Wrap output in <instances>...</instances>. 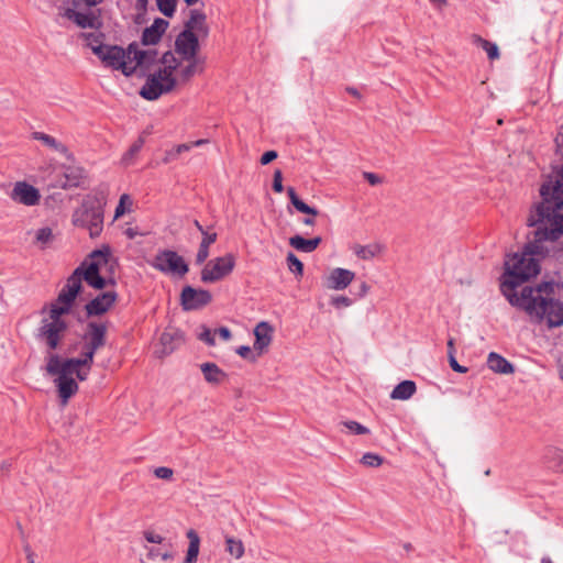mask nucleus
I'll use <instances>...</instances> for the list:
<instances>
[{
	"label": "nucleus",
	"instance_id": "obj_1",
	"mask_svg": "<svg viewBox=\"0 0 563 563\" xmlns=\"http://www.w3.org/2000/svg\"><path fill=\"white\" fill-rule=\"evenodd\" d=\"M542 200L529 213L527 224L534 227L533 240L526 244L522 253H515L505 261V273L500 278V291L516 308L523 310L536 323L547 322L549 328L563 324V302L550 295L551 283L536 287L526 286L520 294L516 288L540 271L533 255L542 254V243L556 241L563 234V165L554 167L540 188Z\"/></svg>",
	"mask_w": 563,
	"mask_h": 563
},
{
	"label": "nucleus",
	"instance_id": "obj_2",
	"mask_svg": "<svg viewBox=\"0 0 563 563\" xmlns=\"http://www.w3.org/2000/svg\"><path fill=\"white\" fill-rule=\"evenodd\" d=\"M117 262L112 257L111 247L102 245L100 249L92 251L88 258L85 260L76 269L84 280L95 289H104L108 286H114L113 277Z\"/></svg>",
	"mask_w": 563,
	"mask_h": 563
},
{
	"label": "nucleus",
	"instance_id": "obj_3",
	"mask_svg": "<svg viewBox=\"0 0 563 563\" xmlns=\"http://www.w3.org/2000/svg\"><path fill=\"white\" fill-rule=\"evenodd\" d=\"M57 9L55 21L68 20L80 29H99L100 16L91 9L104 0H48Z\"/></svg>",
	"mask_w": 563,
	"mask_h": 563
},
{
	"label": "nucleus",
	"instance_id": "obj_4",
	"mask_svg": "<svg viewBox=\"0 0 563 563\" xmlns=\"http://www.w3.org/2000/svg\"><path fill=\"white\" fill-rule=\"evenodd\" d=\"M103 198L87 196L81 206L75 210L73 223L87 229L90 238L99 236L103 229Z\"/></svg>",
	"mask_w": 563,
	"mask_h": 563
},
{
	"label": "nucleus",
	"instance_id": "obj_5",
	"mask_svg": "<svg viewBox=\"0 0 563 563\" xmlns=\"http://www.w3.org/2000/svg\"><path fill=\"white\" fill-rule=\"evenodd\" d=\"M65 313L57 309L48 308L47 316L41 321L37 329V339L44 342L49 351L58 347L60 341L65 336L68 323L63 319Z\"/></svg>",
	"mask_w": 563,
	"mask_h": 563
},
{
	"label": "nucleus",
	"instance_id": "obj_6",
	"mask_svg": "<svg viewBox=\"0 0 563 563\" xmlns=\"http://www.w3.org/2000/svg\"><path fill=\"white\" fill-rule=\"evenodd\" d=\"M46 372L48 375L57 376L55 385L58 389V395L63 404H67L68 399L78 390V384L73 378L76 372L71 368H66L57 354L49 353L47 356Z\"/></svg>",
	"mask_w": 563,
	"mask_h": 563
},
{
	"label": "nucleus",
	"instance_id": "obj_7",
	"mask_svg": "<svg viewBox=\"0 0 563 563\" xmlns=\"http://www.w3.org/2000/svg\"><path fill=\"white\" fill-rule=\"evenodd\" d=\"M176 86V78L173 73L159 68L150 75L141 88L140 95L146 100H156L162 95L172 91Z\"/></svg>",
	"mask_w": 563,
	"mask_h": 563
},
{
	"label": "nucleus",
	"instance_id": "obj_8",
	"mask_svg": "<svg viewBox=\"0 0 563 563\" xmlns=\"http://www.w3.org/2000/svg\"><path fill=\"white\" fill-rule=\"evenodd\" d=\"M98 58H100L106 67L121 70L125 76L134 74V67L131 63L130 45L126 49L118 45H107Z\"/></svg>",
	"mask_w": 563,
	"mask_h": 563
},
{
	"label": "nucleus",
	"instance_id": "obj_9",
	"mask_svg": "<svg viewBox=\"0 0 563 563\" xmlns=\"http://www.w3.org/2000/svg\"><path fill=\"white\" fill-rule=\"evenodd\" d=\"M84 278L79 274V269H75L67 278L66 285L58 294L56 300L49 305L51 308L57 309L63 313H69L71 306L81 290V282Z\"/></svg>",
	"mask_w": 563,
	"mask_h": 563
},
{
	"label": "nucleus",
	"instance_id": "obj_10",
	"mask_svg": "<svg viewBox=\"0 0 563 563\" xmlns=\"http://www.w3.org/2000/svg\"><path fill=\"white\" fill-rule=\"evenodd\" d=\"M235 266V256L228 253L209 261L201 271L203 283H216L230 275Z\"/></svg>",
	"mask_w": 563,
	"mask_h": 563
},
{
	"label": "nucleus",
	"instance_id": "obj_11",
	"mask_svg": "<svg viewBox=\"0 0 563 563\" xmlns=\"http://www.w3.org/2000/svg\"><path fill=\"white\" fill-rule=\"evenodd\" d=\"M152 267L164 273L184 276L188 273L189 267L185 260L172 250L159 251L153 262Z\"/></svg>",
	"mask_w": 563,
	"mask_h": 563
},
{
	"label": "nucleus",
	"instance_id": "obj_12",
	"mask_svg": "<svg viewBox=\"0 0 563 563\" xmlns=\"http://www.w3.org/2000/svg\"><path fill=\"white\" fill-rule=\"evenodd\" d=\"M212 296L209 290L185 286L180 294V303L185 311L198 310L210 303Z\"/></svg>",
	"mask_w": 563,
	"mask_h": 563
},
{
	"label": "nucleus",
	"instance_id": "obj_13",
	"mask_svg": "<svg viewBox=\"0 0 563 563\" xmlns=\"http://www.w3.org/2000/svg\"><path fill=\"white\" fill-rule=\"evenodd\" d=\"M199 41L196 33L189 30H183L175 40V52L181 56L183 59H190L198 57Z\"/></svg>",
	"mask_w": 563,
	"mask_h": 563
},
{
	"label": "nucleus",
	"instance_id": "obj_14",
	"mask_svg": "<svg viewBox=\"0 0 563 563\" xmlns=\"http://www.w3.org/2000/svg\"><path fill=\"white\" fill-rule=\"evenodd\" d=\"M183 343V332L175 328H168L161 334L158 346L155 350V355L163 358L176 351Z\"/></svg>",
	"mask_w": 563,
	"mask_h": 563
},
{
	"label": "nucleus",
	"instance_id": "obj_15",
	"mask_svg": "<svg viewBox=\"0 0 563 563\" xmlns=\"http://www.w3.org/2000/svg\"><path fill=\"white\" fill-rule=\"evenodd\" d=\"M10 198L18 203L24 206H35L40 202V191L32 185L25 181H18L14 184Z\"/></svg>",
	"mask_w": 563,
	"mask_h": 563
},
{
	"label": "nucleus",
	"instance_id": "obj_16",
	"mask_svg": "<svg viewBox=\"0 0 563 563\" xmlns=\"http://www.w3.org/2000/svg\"><path fill=\"white\" fill-rule=\"evenodd\" d=\"M118 299V294L114 290H108L99 294L92 300H90L85 309L89 317L101 316L108 312Z\"/></svg>",
	"mask_w": 563,
	"mask_h": 563
},
{
	"label": "nucleus",
	"instance_id": "obj_17",
	"mask_svg": "<svg viewBox=\"0 0 563 563\" xmlns=\"http://www.w3.org/2000/svg\"><path fill=\"white\" fill-rule=\"evenodd\" d=\"M131 63L134 67V71L137 67H147L153 64L156 59L157 52L153 48L140 49L139 44L133 42L130 44Z\"/></svg>",
	"mask_w": 563,
	"mask_h": 563
},
{
	"label": "nucleus",
	"instance_id": "obj_18",
	"mask_svg": "<svg viewBox=\"0 0 563 563\" xmlns=\"http://www.w3.org/2000/svg\"><path fill=\"white\" fill-rule=\"evenodd\" d=\"M168 27V22L164 19L157 18L154 20L153 24L148 27H145L142 33L141 42L143 45H155L157 44L166 29Z\"/></svg>",
	"mask_w": 563,
	"mask_h": 563
},
{
	"label": "nucleus",
	"instance_id": "obj_19",
	"mask_svg": "<svg viewBox=\"0 0 563 563\" xmlns=\"http://www.w3.org/2000/svg\"><path fill=\"white\" fill-rule=\"evenodd\" d=\"M354 276V273L349 269L334 268L328 277L327 287L334 290L345 289L353 282Z\"/></svg>",
	"mask_w": 563,
	"mask_h": 563
},
{
	"label": "nucleus",
	"instance_id": "obj_20",
	"mask_svg": "<svg viewBox=\"0 0 563 563\" xmlns=\"http://www.w3.org/2000/svg\"><path fill=\"white\" fill-rule=\"evenodd\" d=\"M107 325L104 323L89 322L84 339L92 346L101 349L106 345Z\"/></svg>",
	"mask_w": 563,
	"mask_h": 563
},
{
	"label": "nucleus",
	"instance_id": "obj_21",
	"mask_svg": "<svg viewBox=\"0 0 563 563\" xmlns=\"http://www.w3.org/2000/svg\"><path fill=\"white\" fill-rule=\"evenodd\" d=\"M273 328L265 321L260 322L254 329V350L262 354L272 342Z\"/></svg>",
	"mask_w": 563,
	"mask_h": 563
},
{
	"label": "nucleus",
	"instance_id": "obj_22",
	"mask_svg": "<svg viewBox=\"0 0 563 563\" xmlns=\"http://www.w3.org/2000/svg\"><path fill=\"white\" fill-rule=\"evenodd\" d=\"M65 364L66 368H71L76 372V377L79 380H86L92 362H86V351H82L81 356L77 358H68L65 361H62Z\"/></svg>",
	"mask_w": 563,
	"mask_h": 563
},
{
	"label": "nucleus",
	"instance_id": "obj_23",
	"mask_svg": "<svg viewBox=\"0 0 563 563\" xmlns=\"http://www.w3.org/2000/svg\"><path fill=\"white\" fill-rule=\"evenodd\" d=\"M206 14L199 10H190V18L188 21L185 22V29L189 30L190 32H198L203 34L205 36L208 35L209 29L206 23Z\"/></svg>",
	"mask_w": 563,
	"mask_h": 563
},
{
	"label": "nucleus",
	"instance_id": "obj_24",
	"mask_svg": "<svg viewBox=\"0 0 563 563\" xmlns=\"http://www.w3.org/2000/svg\"><path fill=\"white\" fill-rule=\"evenodd\" d=\"M65 181L60 184L64 189L79 187L85 178V170L78 166H67L64 170Z\"/></svg>",
	"mask_w": 563,
	"mask_h": 563
},
{
	"label": "nucleus",
	"instance_id": "obj_25",
	"mask_svg": "<svg viewBox=\"0 0 563 563\" xmlns=\"http://www.w3.org/2000/svg\"><path fill=\"white\" fill-rule=\"evenodd\" d=\"M321 241L320 236L308 240L297 234L289 239V245L299 252L311 253L320 245Z\"/></svg>",
	"mask_w": 563,
	"mask_h": 563
},
{
	"label": "nucleus",
	"instance_id": "obj_26",
	"mask_svg": "<svg viewBox=\"0 0 563 563\" xmlns=\"http://www.w3.org/2000/svg\"><path fill=\"white\" fill-rule=\"evenodd\" d=\"M487 366L495 373L511 374L514 372L512 364L495 352L488 354Z\"/></svg>",
	"mask_w": 563,
	"mask_h": 563
},
{
	"label": "nucleus",
	"instance_id": "obj_27",
	"mask_svg": "<svg viewBox=\"0 0 563 563\" xmlns=\"http://www.w3.org/2000/svg\"><path fill=\"white\" fill-rule=\"evenodd\" d=\"M543 462L549 468L563 472V451L554 446L547 448L543 454Z\"/></svg>",
	"mask_w": 563,
	"mask_h": 563
},
{
	"label": "nucleus",
	"instance_id": "obj_28",
	"mask_svg": "<svg viewBox=\"0 0 563 563\" xmlns=\"http://www.w3.org/2000/svg\"><path fill=\"white\" fill-rule=\"evenodd\" d=\"M185 60L188 62V65L179 71L180 80L184 82L190 80V78L196 74L202 73L205 63L203 58L200 57H195Z\"/></svg>",
	"mask_w": 563,
	"mask_h": 563
},
{
	"label": "nucleus",
	"instance_id": "obj_29",
	"mask_svg": "<svg viewBox=\"0 0 563 563\" xmlns=\"http://www.w3.org/2000/svg\"><path fill=\"white\" fill-rule=\"evenodd\" d=\"M186 536L189 540V545L184 563H196L199 554L200 538L194 529L188 530Z\"/></svg>",
	"mask_w": 563,
	"mask_h": 563
},
{
	"label": "nucleus",
	"instance_id": "obj_30",
	"mask_svg": "<svg viewBox=\"0 0 563 563\" xmlns=\"http://www.w3.org/2000/svg\"><path fill=\"white\" fill-rule=\"evenodd\" d=\"M416 384L412 380H404L399 383L391 391V399L407 400L416 393Z\"/></svg>",
	"mask_w": 563,
	"mask_h": 563
},
{
	"label": "nucleus",
	"instance_id": "obj_31",
	"mask_svg": "<svg viewBox=\"0 0 563 563\" xmlns=\"http://www.w3.org/2000/svg\"><path fill=\"white\" fill-rule=\"evenodd\" d=\"M80 36L86 41V45L91 48L92 53L99 57L107 46L103 44L102 33H81Z\"/></svg>",
	"mask_w": 563,
	"mask_h": 563
},
{
	"label": "nucleus",
	"instance_id": "obj_32",
	"mask_svg": "<svg viewBox=\"0 0 563 563\" xmlns=\"http://www.w3.org/2000/svg\"><path fill=\"white\" fill-rule=\"evenodd\" d=\"M201 372L208 383L219 384L227 376L225 373L218 367L214 363L201 364Z\"/></svg>",
	"mask_w": 563,
	"mask_h": 563
},
{
	"label": "nucleus",
	"instance_id": "obj_33",
	"mask_svg": "<svg viewBox=\"0 0 563 563\" xmlns=\"http://www.w3.org/2000/svg\"><path fill=\"white\" fill-rule=\"evenodd\" d=\"M217 241V233H205V236H202V240L200 242L197 255H196V263L198 265L205 263L209 256V247L211 244H213Z\"/></svg>",
	"mask_w": 563,
	"mask_h": 563
},
{
	"label": "nucleus",
	"instance_id": "obj_34",
	"mask_svg": "<svg viewBox=\"0 0 563 563\" xmlns=\"http://www.w3.org/2000/svg\"><path fill=\"white\" fill-rule=\"evenodd\" d=\"M287 194L290 199L291 205L295 207V209L299 212L310 214L312 217L318 216L319 211L310 206H308L306 202H303L297 195L295 188L288 187Z\"/></svg>",
	"mask_w": 563,
	"mask_h": 563
},
{
	"label": "nucleus",
	"instance_id": "obj_35",
	"mask_svg": "<svg viewBox=\"0 0 563 563\" xmlns=\"http://www.w3.org/2000/svg\"><path fill=\"white\" fill-rule=\"evenodd\" d=\"M32 137L34 140L42 142L43 145L52 148L55 152L63 153V154L67 152V147L64 144H62L55 137H53L48 134H45L43 132H33Z\"/></svg>",
	"mask_w": 563,
	"mask_h": 563
},
{
	"label": "nucleus",
	"instance_id": "obj_36",
	"mask_svg": "<svg viewBox=\"0 0 563 563\" xmlns=\"http://www.w3.org/2000/svg\"><path fill=\"white\" fill-rule=\"evenodd\" d=\"M225 550L235 559H241L245 552L243 542L240 539H235L233 537L225 538Z\"/></svg>",
	"mask_w": 563,
	"mask_h": 563
},
{
	"label": "nucleus",
	"instance_id": "obj_37",
	"mask_svg": "<svg viewBox=\"0 0 563 563\" xmlns=\"http://www.w3.org/2000/svg\"><path fill=\"white\" fill-rule=\"evenodd\" d=\"M354 253L357 257L362 260H371L375 257L380 252V246L378 244H369V245H355Z\"/></svg>",
	"mask_w": 563,
	"mask_h": 563
},
{
	"label": "nucleus",
	"instance_id": "obj_38",
	"mask_svg": "<svg viewBox=\"0 0 563 563\" xmlns=\"http://www.w3.org/2000/svg\"><path fill=\"white\" fill-rule=\"evenodd\" d=\"M191 150V145H187L186 143L179 144L170 150L165 151L164 157L162 162L164 164H169L177 161L181 154L187 153Z\"/></svg>",
	"mask_w": 563,
	"mask_h": 563
},
{
	"label": "nucleus",
	"instance_id": "obj_39",
	"mask_svg": "<svg viewBox=\"0 0 563 563\" xmlns=\"http://www.w3.org/2000/svg\"><path fill=\"white\" fill-rule=\"evenodd\" d=\"M170 544H164L162 548H148L147 556L151 560L161 558L163 561H168L174 558V554L169 550Z\"/></svg>",
	"mask_w": 563,
	"mask_h": 563
},
{
	"label": "nucleus",
	"instance_id": "obj_40",
	"mask_svg": "<svg viewBox=\"0 0 563 563\" xmlns=\"http://www.w3.org/2000/svg\"><path fill=\"white\" fill-rule=\"evenodd\" d=\"M143 144H144V140L142 137H140L137 141H135L122 156V163L124 165L132 164L134 157L139 154L141 148L143 147Z\"/></svg>",
	"mask_w": 563,
	"mask_h": 563
},
{
	"label": "nucleus",
	"instance_id": "obj_41",
	"mask_svg": "<svg viewBox=\"0 0 563 563\" xmlns=\"http://www.w3.org/2000/svg\"><path fill=\"white\" fill-rule=\"evenodd\" d=\"M161 63L164 65L162 69H166L169 73H173L178 68L179 60L175 57L174 53L168 51L163 54L161 58Z\"/></svg>",
	"mask_w": 563,
	"mask_h": 563
},
{
	"label": "nucleus",
	"instance_id": "obj_42",
	"mask_svg": "<svg viewBox=\"0 0 563 563\" xmlns=\"http://www.w3.org/2000/svg\"><path fill=\"white\" fill-rule=\"evenodd\" d=\"M158 10L165 16H173L176 10V0H156Z\"/></svg>",
	"mask_w": 563,
	"mask_h": 563
},
{
	"label": "nucleus",
	"instance_id": "obj_43",
	"mask_svg": "<svg viewBox=\"0 0 563 563\" xmlns=\"http://www.w3.org/2000/svg\"><path fill=\"white\" fill-rule=\"evenodd\" d=\"M286 260L290 272L302 275L303 264L294 253L289 252Z\"/></svg>",
	"mask_w": 563,
	"mask_h": 563
},
{
	"label": "nucleus",
	"instance_id": "obj_44",
	"mask_svg": "<svg viewBox=\"0 0 563 563\" xmlns=\"http://www.w3.org/2000/svg\"><path fill=\"white\" fill-rule=\"evenodd\" d=\"M342 426H344L352 434H367L369 433V429L365 426L361 424L357 421L349 420L343 421Z\"/></svg>",
	"mask_w": 563,
	"mask_h": 563
},
{
	"label": "nucleus",
	"instance_id": "obj_45",
	"mask_svg": "<svg viewBox=\"0 0 563 563\" xmlns=\"http://www.w3.org/2000/svg\"><path fill=\"white\" fill-rule=\"evenodd\" d=\"M383 457L375 453H365L361 459V463L368 467H378L383 464Z\"/></svg>",
	"mask_w": 563,
	"mask_h": 563
},
{
	"label": "nucleus",
	"instance_id": "obj_46",
	"mask_svg": "<svg viewBox=\"0 0 563 563\" xmlns=\"http://www.w3.org/2000/svg\"><path fill=\"white\" fill-rule=\"evenodd\" d=\"M482 48L487 53L489 59H497L499 57V49L495 43L487 40L479 38Z\"/></svg>",
	"mask_w": 563,
	"mask_h": 563
},
{
	"label": "nucleus",
	"instance_id": "obj_47",
	"mask_svg": "<svg viewBox=\"0 0 563 563\" xmlns=\"http://www.w3.org/2000/svg\"><path fill=\"white\" fill-rule=\"evenodd\" d=\"M36 242L45 246L53 240V232L52 229L48 227L41 228L37 230L35 235Z\"/></svg>",
	"mask_w": 563,
	"mask_h": 563
},
{
	"label": "nucleus",
	"instance_id": "obj_48",
	"mask_svg": "<svg viewBox=\"0 0 563 563\" xmlns=\"http://www.w3.org/2000/svg\"><path fill=\"white\" fill-rule=\"evenodd\" d=\"M131 205L132 201L130 199V196L126 195V194H123L121 197H120V200H119V203L115 208V211H114V219H118L120 217H122L124 213H125V205Z\"/></svg>",
	"mask_w": 563,
	"mask_h": 563
},
{
	"label": "nucleus",
	"instance_id": "obj_49",
	"mask_svg": "<svg viewBox=\"0 0 563 563\" xmlns=\"http://www.w3.org/2000/svg\"><path fill=\"white\" fill-rule=\"evenodd\" d=\"M216 332L212 333L210 329L203 327L202 331L198 334L199 340L205 342L209 346H213L216 344L214 340Z\"/></svg>",
	"mask_w": 563,
	"mask_h": 563
},
{
	"label": "nucleus",
	"instance_id": "obj_50",
	"mask_svg": "<svg viewBox=\"0 0 563 563\" xmlns=\"http://www.w3.org/2000/svg\"><path fill=\"white\" fill-rule=\"evenodd\" d=\"M173 474V470L166 466H159L154 470V475L161 479H170Z\"/></svg>",
	"mask_w": 563,
	"mask_h": 563
},
{
	"label": "nucleus",
	"instance_id": "obj_51",
	"mask_svg": "<svg viewBox=\"0 0 563 563\" xmlns=\"http://www.w3.org/2000/svg\"><path fill=\"white\" fill-rule=\"evenodd\" d=\"M273 189L276 192H282L284 190L283 186V174L280 169H276L274 172V179H273Z\"/></svg>",
	"mask_w": 563,
	"mask_h": 563
},
{
	"label": "nucleus",
	"instance_id": "obj_52",
	"mask_svg": "<svg viewBox=\"0 0 563 563\" xmlns=\"http://www.w3.org/2000/svg\"><path fill=\"white\" fill-rule=\"evenodd\" d=\"M331 303L336 308L349 307L352 305V300L345 296H338L332 298Z\"/></svg>",
	"mask_w": 563,
	"mask_h": 563
},
{
	"label": "nucleus",
	"instance_id": "obj_53",
	"mask_svg": "<svg viewBox=\"0 0 563 563\" xmlns=\"http://www.w3.org/2000/svg\"><path fill=\"white\" fill-rule=\"evenodd\" d=\"M449 363H450L451 368L454 372L464 374L468 371L467 367L462 366L457 363V361H456L455 356L452 354V352H450Z\"/></svg>",
	"mask_w": 563,
	"mask_h": 563
},
{
	"label": "nucleus",
	"instance_id": "obj_54",
	"mask_svg": "<svg viewBox=\"0 0 563 563\" xmlns=\"http://www.w3.org/2000/svg\"><path fill=\"white\" fill-rule=\"evenodd\" d=\"M144 538L146 541H148L151 543L162 544L164 541V538L161 534H157L153 531H145Z\"/></svg>",
	"mask_w": 563,
	"mask_h": 563
},
{
	"label": "nucleus",
	"instance_id": "obj_55",
	"mask_svg": "<svg viewBox=\"0 0 563 563\" xmlns=\"http://www.w3.org/2000/svg\"><path fill=\"white\" fill-rule=\"evenodd\" d=\"M98 350L99 349L92 346L89 342L86 341L84 345V351H86V362H93V356Z\"/></svg>",
	"mask_w": 563,
	"mask_h": 563
},
{
	"label": "nucleus",
	"instance_id": "obj_56",
	"mask_svg": "<svg viewBox=\"0 0 563 563\" xmlns=\"http://www.w3.org/2000/svg\"><path fill=\"white\" fill-rule=\"evenodd\" d=\"M276 158H277V152H275V151H267V152H265L262 155L261 164L262 165H267V164H269L271 162H273Z\"/></svg>",
	"mask_w": 563,
	"mask_h": 563
},
{
	"label": "nucleus",
	"instance_id": "obj_57",
	"mask_svg": "<svg viewBox=\"0 0 563 563\" xmlns=\"http://www.w3.org/2000/svg\"><path fill=\"white\" fill-rule=\"evenodd\" d=\"M363 176L372 186H376L382 183V178L374 173L365 172Z\"/></svg>",
	"mask_w": 563,
	"mask_h": 563
},
{
	"label": "nucleus",
	"instance_id": "obj_58",
	"mask_svg": "<svg viewBox=\"0 0 563 563\" xmlns=\"http://www.w3.org/2000/svg\"><path fill=\"white\" fill-rule=\"evenodd\" d=\"M555 144L558 147V153L561 156V158L563 159V125L561 126V130L555 137Z\"/></svg>",
	"mask_w": 563,
	"mask_h": 563
},
{
	"label": "nucleus",
	"instance_id": "obj_59",
	"mask_svg": "<svg viewBox=\"0 0 563 563\" xmlns=\"http://www.w3.org/2000/svg\"><path fill=\"white\" fill-rule=\"evenodd\" d=\"M216 334H219V336L224 341H228L231 339V331L227 327H221V328L217 329Z\"/></svg>",
	"mask_w": 563,
	"mask_h": 563
},
{
	"label": "nucleus",
	"instance_id": "obj_60",
	"mask_svg": "<svg viewBox=\"0 0 563 563\" xmlns=\"http://www.w3.org/2000/svg\"><path fill=\"white\" fill-rule=\"evenodd\" d=\"M236 353L241 357L249 358V356L251 355L252 352H251V347L250 346L242 345V346L238 347Z\"/></svg>",
	"mask_w": 563,
	"mask_h": 563
},
{
	"label": "nucleus",
	"instance_id": "obj_61",
	"mask_svg": "<svg viewBox=\"0 0 563 563\" xmlns=\"http://www.w3.org/2000/svg\"><path fill=\"white\" fill-rule=\"evenodd\" d=\"M148 0H135L134 8L137 12H145L147 8Z\"/></svg>",
	"mask_w": 563,
	"mask_h": 563
},
{
	"label": "nucleus",
	"instance_id": "obj_62",
	"mask_svg": "<svg viewBox=\"0 0 563 563\" xmlns=\"http://www.w3.org/2000/svg\"><path fill=\"white\" fill-rule=\"evenodd\" d=\"M209 141L206 140V139H201V140H197L195 142H189V143H186L187 145H191V148L192 147H196V146H201L203 144H207Z\"/></svg>",
	"mask_w": 563,
	"mask_h": 563
},
{
	"label": "nucleus",
	"instance_id": "obj_63",
	"mask_svg": "<svg viewBox=\"0 0 563 563\" xmlns=\"http://www.w3.org/2000/svg\"><path fill=\"white\" fill-rule=\"evenodd\" d=\"M346 91H347L350 95H352V96H354V97H356V98H361V95H360V92L357 91V89H356V88L347 87V88H346Z\"/></svg>",
	"mask_w": 563,
	"mask_h": 563
},
{
	"label": "nucleus",
	"instance_id": "obj_64",
	"mask_svg": "<svg viewBox=\"0 0 563 563\" xmlns=\"http://www.w3.org/2000/svg\"><path fill=\"white\" fill-rule=\"evenodd\" d=\"M125 234L129 239H134L136 236V231L132 228L125 230Z\"/></svg>",
	"mask_w": 563,
	"mask_h": 563
}]
</instances>
